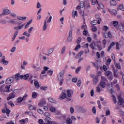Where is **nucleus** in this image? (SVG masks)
Here are the masks:
<instances>
[{
	"instance_id": "cd10ccee",
	"label": "nucleus",
	"mask_w": 124,
	"mask_h": 124,
	"mask_svg": "<svg viewBox=\"0 0 124 124\" xmlns=\"http://www.w3.org/2000/svg\"><path fill=\"white\" fill-rule=\"evenodd\" d=\"M47 20L46 19L45 20L44 25L43 27V31H46V29H47Z\"/></svg>"
},
{
	"instance_id": "79ce46f5",
	"label": "nucleus",
	"mask_w": 124,
	"mask_h": 124,
	"mask_svg": "<svg viewBox=\"0 0 124 124\" xmlns=\"http://www.w3.org/2000/svg\"><path fill=\"white\" fill-rule=\"evenodd\" d=\"M14 93H15V94L16 95V94H19V90L18 89H16L15 90H14V91L13 92Z\"/></svg>"
},
{
	"instance_id": "774afa93",
	"label": "nucleus",
	"mask_w": 124,
	"mask_h": 124,
	"mask_svg": "<svg viewBox=\"0 0 124 124\" xmlns=\"http://www.w3.org/2000/svg\"><path fill=\"white\" fill-rule=\"evenodd\" d=\"M37 111L38 112V113H39V114H41V115H42V114H43L44 113L43 111L39 108L38 109Z\"/></svg>"
},
{
	"instance_id": "bb28decb",
	"label": "nucleus",
	"mask_w": 124,
	"mask_h": 124,
	"mask_svg": "<svg viewBox=\"0 0 124 124\" xmlns=\"http://www.w3.org/2000/svg\"><path fill=\"white\" fill-rule=\"evenodd\" d=\"M37 97V93L35 92H33L32 93V98H36Z\"/></svg>"
},
{
	"instance_id": "473e14b6",
	"label": "nucleus",
	"mask_w": 124,
	"mask_h": 124,
	"mask_svg": "<svg viewBox=\"0 0 124 124\" xmlns=\"http://www.w3.org/2000/svg\"><path fill=\"white\" fill-rule=\"evenodd\" d=\"M23 27H24V24H22L18 27H15L14 29H15V30H21V29H22V28H23Z\"/></svg>"
},
{
	"instance_id": "f03ea898",
	"label": "nucleus",
	"mask_w": 124,
	"mask_h": 124,
	"mask_svg": "<svg viewBox=\"0 0 124 124\" xmlns=\"http://www.w3.org/2000/svg\"><path fill=\"white\" fill-rule=\"evenodd\" d=\"M11 85L9 86H6L5 85L3 84L0 87V93H9V90Z\"/></svg>"
},
{
	"instance_id": "e433bc0d",
	"label": "nucleus",
	"mask_w": 124,
	"mask_h": 124,
	"mask_svg": "<svg viewBox=\"0 0 124 124\" xmlns=\"http://www.w3.org/2000/svg\"><path fill=\"white\" fill-rule=\"evenodd\" d=\"M119 8H120L122 11H124V7L123 4H121L119 5Z\"/></svg>"
},
{
	"instance_id": "2eb2a0df",
	"label": "nucleus",
	"mask_w": 124,
	"mask_h": 124,
	"mask_svg": "<svg viewBox=\"0 0 124 124\" xmlns=\"http://www.w3.org/2000/svg\"><path fill=\"white\" fill-rule=\"evenodd\" d=\"M93 85H96L98 82V76L93 77Z\"/></svg>"
},
{
	"instance_id": "423d86ee",
	"label": "nucleus",
	"mask_w": 124,
	"mask_h": 124,
	"mask_svg": "<svg viewBox=\"0 0 124 124\" xmlns=\"http://www.w3.org/2000/svg\"><path fill=\"white\" fill-rule=\"evenodd\" d=\"M52 119L50 117H46L45 119V123H44L43 124H52V123H54L51 121Z\"/></svg>"
},
{
	"instance_id": "f8f14e48",
	"label": "nucleus",
	"mask_w": 124,
	"mask_h": 124,
	"mask_svg": "<svg viewBox=\"0 0 124 124\" xmlns=\"http://www.w3.org/2000/svg\"><path fill=\"white\" fill-rule=\"evenodd\" d=\"M29 77H30V75L29 74H26L24 75H21L20 76V79H24V80H28L29 78Z\"/></svg>"
},
{
	"instance_id": "a19ab883",
	"label": "nucleus",
	"mask_w": 124,
	"mask_h": 124,
	"mask_svg": "<svg viewBox=\"0 0 124 124\" xmlns=\"http://www.w3.org/2000/svg\"><path fill=\"white\" fill-rule=\"evenodd\" d=\"M11 111L9 110V109H6L5 113L7 114V117H9V114H10V112Z\"/></svg>"
},
{
	"instance_id": "c03bdc74",
	"label": "nucleus",
	"mask_w": 124,
	"mask_h": 124,
	"mask_svg": "<svg viewBox=\"0 0 124 124\" xmlns=\"http://www.w3.org/2000/svg\"><path fill=\"white\" fill-rule=\"evenodd\" d=\"M25 114H27L29 116H33V113L31 111H26L25 112Z\"/></svg>"
},
{
	"instance_id": "9d476101",
	"label": "nucleus",
	"mask_w": 124,
	"mask_h": 124,
	"mask_svg": "<svg viewBox=\"0 0 124 124\" xmlns=\"http://www.w3.org/2000/svg\"><path fill=\"white\" fill-rule=\"evenodd\" d=\"M100 22H101V19H99V20H93V21H91V25H92V26H94L95 25H97V24H98L99 25V24H100Z\"/></svg>"
},
{
	"instance_id": "b1692460",
	"label": "nucleus",
	"mask_w": 124,
	"mask_h": 124,
	"mask_svg": "<svg viewBox=\"0 0 124 124\" xmlns=\"http://www.w3.org/2000/svg\"><path fill=\"white\" fill-rule=\"evenodd\" d=\"M110 13L112 15L116 16V15H117V14H118V12L117 11V10L113 9L111 11V12H110Z\"/></svg>"
},
{
	"instance_id": "49530a36",
	"label": "nucleus",
	"mask_w": 124,
	"mask_h": 124,
	"mask_svg": "<svg viewBox=\"0 0 124 124\" xmlns=\"http://www.w3.org/2000/svg\"><path fill=\"white\" fill-rule=\"evenodd\" d=\"M112 97H113V101L114 103L115 104H116V103H117V100L116 99V96H115V95H112Z\"/></svg>"
},
{
	"instance_id": "c9c22d12",
	"label": "nucleus",
	"mask_w": 124,
	"mask_h": 124,
	"mask_svg": "<svg viewBox=\"0 0 124 124\" xmlns=\"http://www.w3.org/2000/svg\"><path fill=\"white\" fill-rule=\"evenodd\" d=\"M103 30L104 31H107L108 30H109V27H108L107 26H104L103 27Z\"/></svg>"
},
{
	"instance_id": "680f3d73",
	"label": "nucleus",
	"mask_w": 124,
	"mask_h": 124,
	"mask_svg": "<svg viewBox=\"0 0 124 124\" xmlns=\"http://www.w3.org/2000/svg\"><path fill=\"white\" fill-rule=\"evenodd\" d=\"M72 38H73L72 37H70L68 36L67 40L68 42H71V41H72Z\"/></svg>"
},
{
	"instance_id": "5701e85b",
	"label": "nucleus",
	"mask_w": 124,
	"mask_h": 124,
	"mask_svg": "<svg viewBox=\"0 0 124 124\" xmlns=\"http://www.w3.org/2000/svg\"><path fill=\"white\" fill-rule=\"evenodd\" d=\"M34 85L37 89H39V88H40V86H39V82H38L37 81H34Z\"/></svg>"
},
{
	"instance_id": "c85d7f7f",
	"label": "nucleus",
	"mask_w": 124,
	"mask_h": 124,
	"mask_svg": "<svg viewBox=\"0 0 124 124\" xmlns=\"http://www.w3.org/2000/svg\"><path fill=\"white\" fill-rule=\"evenodd\" d=\"M72 15L73 18H75V16H78V13L77 12V11H76L75 12H73Z\"/></svg>"
},
{
	"instance_id": "6ab92c4d",
	"label": "nucleus",
	"mask_w": 124,
	"mask_h": 124,
	"mask_svg": "<svg viewBox=\"0 0 124 124\" xmlns=\"http://www.w3.org/2000/svg\"><path fill=\"white\" fill-rule=\"evenodd\" d=\"M59 119L61 121H65L66 120V116L64 115H62L59 117Z\"/></svg>"
},
{
	"instance_id": "412c9836",
	"label": "nucleus",
	"mask_w": 124,
	"mask_h": 124,
	"mask_svg": "<svg viewBox=\"0 0 124 124\" xmlns=\"http://www.w3.org/2000/svg\"><path fill=\"white\" fill-rule=\"evenodd\" d=\"M18 31H16L15 32V33L14 34V36L12 39V41H14V40L16 38V36H17V34H18Z\"/></svg>"
},
{
	"instance_id": "393cba45",
	"label": "nucleus",
	"mask_w": 124,
	"mask_h": 124,
	"mask_svg": "<svg viewBox=\"0 0 124 124\" xmlns=\"http://www.w3.org/2000/svg\"><path fill=\"white\" fill-rule=\"evenodd\" d=\"M21 76H20V74L17 73L15 75V79H16V81H19V80H20V79L19 78H20V77Z\"/></svg>"
},
{
	"instance_id": "58836bf2",
	"label": "nucleus",
	"mask_w": 124,
	"mask_h": 124,
	"mask_svg": "<svg viewBox=\"0 0 124 124\" xmlns=\"http://www.w3.org/2000/svg\"><path fill=\"white\" fill-rule=\"evenodd\" d=\"M111 73V71H106L105 72V74L106 76H107V77L109 76V75H110Z\"/></svg>"
},
{
	"instance_id": "a878e982",
	"label": "nucleus",
	"mask_w": 124,
	"mask_h": 124,
	"mask_svg": "<svg viewBox=\"0 0 124 124\" xmlns=\"http://www.w3.org/2000/svg\"><path fill=\"white\" fill-rule=\"evenodd\" d=\"M18 20H20V21H25L26 19H27V17L25 16H19L17 17Z\"/></svg>"
},
{
	"instance_id": "dca6fc26",
	"label": "nucleus",
	"mask_w": 124,
	"mask_h": 124,
	"mask_svg": "<svg viewBox=\"0 0 124 124\" xmlns=\"http://www.w3.org/2000/svg\"><path fill=\"white\" fill-rule=\"evenodd\" d=\"M115 45H116V43L112 42L108 47V52H110V50H111V48H112L113 46H115Z\"/></svg>"
},
{
	"instance_id": "13d9d810",
	"label": "nucleus",
	"mask_w": 124,
	"mask_h": 124,
	"mask_svg": "<svg viewBox=\"0 0 124 124\" xmlns=\"http://www.w3.org/2000/svg\"><path fill=\"white\" fill-rule=\"evenodd\" d=\"M90 7H91V6L90 5L89 3H87L84 6L85 9H88V8H90Z\"/></svg>"
},
{
	"instance_id": "e2e57ef3",
	"label": "nucleus",
	"mask_w": 124,
	"mask_h": 124,
	"mask_svg": "<svg viewBox=\"0 0 124 124\" xmlns=\"http://www.w3.org/2000/svg\"><path fill=\"white\" fill-rule=\"evenodd\" d=\"M47 74H49L50 76H52V75H53V71H52L51 70H50L47 71Z\"/></svg>"
},
{
	"instance_id": "20e7f679",
	"label": "nucleus",
	"mask_w": 124,
	"mask_h": 124,
	"mask_svg": "<svg viewBox=\"0 0 124 124\" xmlns=\"http://www.w3.org/2000/svg\"><path fill=\"white\" fill-rule=\"evenodd\" d=\"M104 37L105 38H109L110 39L113 38L112 32L110 31H109L108 32H105L104 33Z\"/></svg>"
},
{
	"instance_id": "ddd939ff",
	"label": "nucleus",
	"mask_w": 124,
	"mask_h": 124,
	"mask_svg": "<svg viewBox=\"0 0 124 124\" xmlns=\"http://www.w3.org/2000/svg\"><path fill=\"white\" fill-rule=\"evenodd\" d=\"M45 104H46V101L44 99H42L38 104V106H40V107H42L44 105H45Z\"/></svg>"
},
{
	"instance_id": "2f4dec72",
	"label": "nucleus",
	"mask_w": 124,
	"mask_h": 124,
	"mask_svg": "<svg viewBox=\"0 0 124 124\" xmlns=\"http://www.w3.org/2000/svg\"><path fill=\"white\" fill-rule=\"evenodd\" d=\"M10 23L12 24H17L18 21H17V19H13V20H10Z\"/></svg>"
},
{
	"instance_id": "4468645a",
	"label": "nucleus",
	"mask_w": 124,
	"mask_h": 124,
	"mask_svg": "<svg viewBox=\"0 0 124 124\" xmlns=\"http://www.w3.org/2000/svg\"><path fill=\"white\" fill-rule=\"evenodd\" d=\"M66 91L65 90H62V93L61 94V98L62 99H64V98H66Z\"/></svg>"
},
{
	"instance_id": "5fc2aeb1",
	"label": "nucleus",
	"mask_w": 124,
	"mask_h": 124,
	"mask_svg": "<svg viewBox=\"0 0 124 124\" xmlns=\"http://www.w3.org/2000/svg\"><path fill=\"white\" fill-rule=\"evenodd\" d=\"M8 105H10L11 107H13V106H15V105L12 102V101H10L8 102Z\"/></svg>"
},
{
	"instance_id": "a18cd8bd",
	"label": "nucleus",
	"mask_w": 124,
	"mask_h": 124,
	"mask_svg": "<svg viewBox=\"0 0 124 124\" xmlns=\"http://www.w3.org/2000/svg\"><path fill=\"white\" fill-rule=\"evenodd\" d=\"M65 49H66V47H65V46H64L62 49L61 54L64 53V52H65Z\"/></svg>"
},
{
	"instance_id": "37998d69",
	"label": "nucleus",
	"mask_w": 124,
	"mask_h": 124,
	"mask_svg": "<svg viewBox=\"0 0 124 124\" xmlns=\"http://www.w3.org/2000/svg\"><path fill=\"white\" fill-rule=\"evenodd\" d=\"M81 48V45H78L75 48V51H78V49H80Z\"/></svg>"
},
{
	"instance_id": "f257e3e1",
	"label": "nucleus",
	"mask_w": 124,
	"mask_h": 124,
	"mask_svg": "<svg viewBox=\"0 0 124 124\" xmlns=\"http://www.w3.org/2000/svg\"><path fill=\"white\" fill-rule=\"evenodd\" d=\"M65 71L64 70H62L61 71L59 75L57 76V81L59 82L60 86H62V84L63 83V81H64V79L63 78V76H64V73Z\"/></svg>"
},
{
	"instance_id": "4d7b16f0",
	"label": "nucleus",
	"mask_w": 124,
	"mask_h": 124,
	"mask_svg": "<svg viewBox=\"0 0 124 124\" xmlns=\"http://www.w3.org/2000/svg\"><path fill=\"white\" fill-rule=\"evenodd\" d=\"M50 111H51V112H55L56 111V108L51 107L50 108Z\"/></svg>"
},
{
	"instance_id": "0eeeda50",
	"label": "nucleus",
	"mask_w": 124,
	"mask_h": 124,
	"mask_svg": "<svg viewBox=\"0 0 124 124\" xmlns=\"http://www.w3.org/2000/svg\"><path fill=\"white\" fill-rule=\"evenodd\" d=\"M118 104L119 105H123L124 103V100L123 99V98H122V95H119L118 97Z\"/></svg>"
},
{
	"instance_id": "f704fd0d",
	"label": "nucleus",
	"mask_w": 124,
	"mask_h": 124,
	"mask_svg": "<svg viewBox=\"0 0 124 124\" xmlns=\"http://www.w3.org/2000/svg\"><path fill=\"white\" fill-rule=\"evenodd\" d=\"M44 116H45L46 118H50V117H51V114L48 112H45L44 113Z\"/></svg>"
},
{
	"instance_id": "7c9ffc66",
	"label": "nucleus",
	"mask_w": 124,
	"mask_h": 124,
	"mask_svg": "<svg viewBox=\"0 0 124 124\" xmlns=\"http://www.w3.org/2000/svg\"><path fill=\"white\" fill-rule=\"evenodd\" d=\"M67 97H71V93H70V90H67Z\"/></svg>"
},
{
	"instance_id": "338daca9",
	"label": "nucleus",
	"mask_w": 124,
	"mask_h": 124,
	"mask_svg": "<svg viewBox=\"0 0 124 124\" xmlns=\"http://www.w3.org/2000/svg\"><path fill=\"white\" fill-rule=\"evenodd\" d=\"M78 80V79L77 78H72V82H73V83H76Z\"/></svg>"
},
{
	"instance_id": "bf43d9fd",
	"label": "nucleus",
	"mask_w": 124,
	"mask_h": 124,
	"mask_svg": "<svg viewBox=\"0 0 124 124\" xmlns=\"http://www.w3.org/2000/svg\"><path fill=\"white\" fill-rule=\"evenodd\" d=\"M81 84H82V81L78 80L77 83L78 87H81Z\"/></svg>"
},
{
	"instance_id": "ea45409f",
	"label": "nucleus",
	"mask_w": 124,
	"mask_h": 124,
	"mask_svg": "<svg viewBox=\"0 0 124 124\" xmlns=\"http://www.w3.org/2000/svg\"><path fill=\"white\" fill-rule=\"evenodd\" d=\"M114 64L115 65V66L118 68V69H121V64L119 63H114Z\"/></svg>"
},
{
	"instance_id": "0e129e2a",
	"label": "nucleus",
	"mask_w": 124,
	"mask_h": 124,
	"mask_svg": "<svg viewBox=\"0 0 124 124\" xmlns=\"http://www.w3.org/2000/svg\"><path fill=\"white\" fill-rule=\"evenodd\" d=\"M81 40H82V39L81 38V37H78L77 40V44H79L80 42H81Z\"/></svg>"
},
{
	"instance_id": "c756f323",
	"label": "nucleus",
	"mask_w": 124,
	"mask_h": 124,
	"mask_svg": "<svg viewBox=\"0 0 124 124\" xmlns=\"http://www.w3.org/2000/svg\"><path fill=\"white\" fill-rule=\"evenodd\" d=\"M93 45H94L93 43H91L90 45V47H91L92 48V50H97V48H95V47H94Z\"/></svg>"
},
{
	"instance_id": "de8ad7c7",
	"label": "nucleus",
	"mask_w": 124,
	"mask_h": 124,
	"mask_svg": "<svg viewBox=\"0 0 124 124\" xmlns=\"http://www.w3.org/2000/svg\"><path fill=\"white\" fill-rule=\"evenodd\" d=\"M54 52V48H50L48 50V54H52Z\"/></svg>"
},
{
	"instance_id": "603ef678",
	"label": "nucleus",
	"mask_w": 124,
	"mask_h": 124,
	"mask_svg": "<svg viewBox=\"0 0 124 124\" xmlns=\"http://www.w3.org/2000/svg\"><path fill=\"white\" fill-rule=\"evenodd\" d=\"M80 70H81V67H78L76 70V73L77 74H78L79 73V71H80Z\"/></svg>"
},
{
	"instance_id": "72a5a7b5",
	"label": "nucleus",
	"mask_w": 124,
	"mask_h": 124,
	"mask_svg": "<svg viewBox=\"0 0 124 124\" xmlns=\"http://www.w3.org/2000/svg\"><path fill=\"white\" fill-rule=\"evenodd\" d=\"M24 100H23V98H22V97H19L17 99V101L18 103H21V102H22V101Z\"/></svg>"
},
{
	"instance_id": "8fccbe9b",
	"label": "nucleus",
	"mask_w": 124,
	"mask_h": 124,
	"mask_svg": "<svg viewBox=\"0 0 124 124\" xmlns=\"http://www.w3.org/2000/svg\"><path fill=\"white\" fill-rule=\"evenodd\" d=\"M23 35H26V36H28V37H30L31 36V34L28 33V31H26L23 33Z\"/></svg>"
},
{
	"instance_id": "a211bd4d",
	"label": "nucleus",
	"mask_w": 124,
	"mask_h": 124,
	"mask_svg": "<svg viewBox=\"0 0 124 124\" xmlns=\"http://www.w3.org/2000/svg\"><path fill=\"white\" fill-rule=\"evenodd\" d=\"M109 2L110 4L113 6H116V5H117V2L115 0H110Z\"/></svg>"
},
{
	"instance_id": "f3484780",
	"label": "nucleus",
	"mask_w": 124,
	"mask_h": 124,
	"mask_svg": "<svg viewBox=\"0 0 124 124\" xmlns=\"http://www.w3.org/2000/svg\"><path fill=\"white\" fill-rule=\"evenodd\" d=\"M10 11L8 9L4 10L2 12V14L3 15V16L8 15V14H10Z\"/></svg>"
},
{
	"instance_id": "aec40b11",
	"label": "nucleus",
	"mask_w": 124,
	"mask_h": 124,
	"mask_svg": "<svg viewBox=\"0 0 124 124\" xmlns=\"http://www.w3.org/2000/svg\"><path fill=\"white\" fill-rule=\"evenodd\" d=\"M96 1L97 2V4H98L100 8H101L102 9H103V8H104V6L103 5V4L98 2V1H97V0H96Z\"/></svg>"
},
{
	"instance_id": "864d4df0",
	"label": "nucleus",
	"mask_w": 124,
	"mask_h": 124,
	"mask_svg": "<svg viewBox=\"0 0 124 124\" xmlns=\"http://www.w3.org/2000/svg\"><path fill=\"white\" fill-rule=\"evenodd\" d=\"M119 29L120 31H121L124 32V28H123V26L119 25Z\"/></svg>"
},
{
	"instance_id": "69168bd1",
	"label": "nucleus",
	"mask_w": 124,
	"mask_h": 124,
	"mask_svg": "<svg viewBox=\"0 0 124 124\" xmlns=\"http://www.w3.org/2000/svg\"><path fill=\"white\" fill-rule=\"evenodd\" d=\"M111 62H112V60H111V58H109L107 61V64H110L111 63Z\"/></svg>"
},
{
	"instance_id": "6e6552de",
	"label": "nucleus",
	"mask_w": 124,
	"mask_h": 124,
	"mask_svg": "<svg viewBox=\"0 0 124 124\" xmlns=\"http://www.w3.org/2000/svg\"><path fill=\"white\" fill-rule=\"evenodd\" d=\"M0 63H3L4 65H7L8 64V61H5V57L2 56L0 62Z\"/></svg>"
},
{
	"instance_id": "1a4fd4ad",
	"label": "nucleus",
	"mask_w": 124,
	"mask_h": 124,
	"mask_svg": "<svg viewBox=\"0 0 124 124\" xmlns=\"http://www.w3.org/2000/svg\"><path fill=\"white\" fill-rule=\"evenodd\" d=\"M72 123L73 122L72 121V120L70 118L68 117L67 119L66 120V122H62V124H72Z\"/></svg>"
},
{
	"instance_id": "4c0bfd02",
	"label": "nucleus",
	"mask_w": 124,
	"mask_h": 124,
	"mask_svg": "<svg viewBox=\"0 0 124 124\" xmlns=\"http://www.w3.org/2000/svg\"><path fill=\"white\" fill-rule=\"evenodd\" d=\"M113 75L114 77H116V78H119V76H118V73L116 72V70H113Z\"/></svg>"
},
{
	"instance_id": "6e6d98bb",
	"label": "nucleus",
	"mask_w": 124,
	"mask_h": 124,
	"mask_svg": "<svg viewBox=\"0 0 124 124\" xmlns=\"http://www.w3.org/2000/svg\"><path fill=\"white\" fill-rule=\"evenodd\" d=\"M92 111L93 114H95L96 113V108H95V106L93 107Z\"/></svg>"
},
{
	"instance_id": "9b49d317",
	"label": "nucleus",
	"mask_w": 124,
	"mask_h": 124,
	"mask_svg": "<svg viewBox=\"0 0 124 124\" xmlns=\"http://www.w3.org/2000/svg\"><path fill=\"white\" fill-rule=\"evenodd\" d=\"M16 96V95L15 93H14L13 92L10 93L9 95V96L7 97V100H10V99H12V98H14Z\"/></svg>"
},
{
	"instance_id": "39448f33",
	"label": "nucleus",
	"mask_w": 124,
	"mask_h": 124,
	"mask_svg": "<svg viewBox=\"0 0 124 124\" xmlns=\"http://www.w3.org/2000/svg\"><path fill=\"white\" fill-rule=\"evenodd\" d=\"M15 80V77L13 76L12 77L7 78L6 80V84H12Z\"/></svg>"
},
{
	"instance_id": "052dcab7",
	"label": "nucleus",
	"mask_w": 124,
	"mask_h": 124,
	"mask_svg": "<svg viewBox=\"0 0 124 124\" xmlns=\"http://www.w3.org/2000/svg\"><path fill=\"white\" fill-rule=\"evenodd\" d=\"M48 101H49V102H51V103H55V100L53 99L52 98H49Z\"/></svg>"
},
{
	"instance_id": "09e8293b",
	"label": "nucleus",
	"mask_w": 124,
	"mask_h": 124,
	"mask_svg": "<svg viewBox=\"0 0 124 124\" xmlns=\"http://www.w3.org/2000/svg\"><path fill=\"white\" fill-rule=\"evenodd\" d=\"M118 24H119V22H118V21H113V25H114V27H117Z\"/></svg>"
},
{
	"instance_id": "7ed1b4c3",
	"label": "nucleus",
	"mask_w": 124,
	"mask_h": 124,
	"mask_svg": "<svg viewBox=\"0 0 124 124\" xmlns=\"http://www.w3.org/2000/svg\"><path fill=\"white\" fill-rule=\"evenodd\" d=\"M94 46L97 47V50L98 51H101L102 49V46H101V43L100 41H96L93 42Z\"/></svg>"
},
{
	"instance_id": "4be33fe9",
	"label": "nucleus",
	"mask_w": 124,
	"mask_h": 124,
	"mask_svg": "<svg viewBox=\"0 0 124 124\" xmlns=\"http://www.w3.org/2000/svg\"><path fill=\"white\" fill-rule=\"evenodd\" d=\"M99 85L103 88H104L105 87H106V83L104 81H101Z\"/></svg>"
},
{
	"instance_id": "3c124183",
	"label": "nucleus",
	"mask_w": 124,
	"mask_h": 124,
	"mask_svg": "<svg viewBox=\"0 0 124 124\" xmlns=\"http://www.w3.org/2000/svg\"><path fill=\"white\" fill-rule=\"evenodd\" d=\"M111 114V112H110V110L107 109L106 111V116H109Z\"/></svg>"
}]
</instances>
